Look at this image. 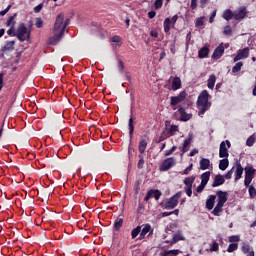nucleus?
Returning <instances> with one entry per match:
<instances>
[{
	"instance_id": "f257e3e1",
	"label": "nucleus",
	"mask_w": 256,
	"mask_h": 256,
	"mask_svg": "<svg viewBox=\"0 0 256 256\" xmlns=\"http://www.w3.org/2000/svg\"><path fill=\"white\" fill-rule=\"evenodd\" d=\"M65 15L59 14L56 17V21L53 28V36L49 38V45H57L59 41L63 38V33H65Z\"/></svg>"
},
{
	"instance_id": "f03ea898",
	"label": "nucleus",
	"mask_w": 256,
	"mask_h": 256,
	"mask_svg": "<svg viewBox=\"0 0 256 256\" xmlns=\"http://www.w3.org/2000/svg\"><path fill=\"white\" fill-rule=\"evenodd\" d=\"M7 35L10 37H17V39L23 43V41H29L31 39V31H28L27 26L25 23H20L17 32H15V26H10L7 30Z\"/></svg>"
},
{
	"instance_id": "7ed1b4c3",
	"label": "nucleus",
	"mask_w": 256,
	"mask_h": 256,
	"mask_svg": "<svg viewBox=\"0 0 256 256\" xmlns=\"http://www.w3.org/2000/svg\"><path fill=\"white\" fill-rule=\"evenodd\" d=\"M211 99V95H209L208 91L205 89L200 93L197 99V107L199 109V115L203 116L206 111H209L212 103L209 101Z\"/></svg>"
},
{
	"instance_id": "20e7f679",
	"label": "nucleus",
	"mask_w": 256,
	"mask_h": 256,
	"mask_svg": "<svg viewBox=\"0 0 256 256\" xmlns=\"http://www.w3.org/2000/svg\"><path fill=\"white\" fill-rule=\"evenodd\" d=\"M183 195L182 191H178L177 193H175V195H173L172 197H170L164 205L165 209H175V207H177V205H179V199H181Z\"/></svg>"
},
{
	"instance_id": "39448f33",
	"label": "nucleus",
	"mask_w": 256,
	"mask_h": 256,
	"mask_svg": "<svg viewBox=\"0 0 256 256\" xmlns=\"http://www.w3.org/2000/svg\"><path fill=\"white\" fill-rule=\"evenodd\" d=\"M256 169H254L253 166H247L245 167V181L244 185L246 187H250L251 181H253L255 177Z\"/></svg>"
},
{
	"instance_id": "423d86ee",
	"label": "nucleus",
	"mask_w": 256,
	"mask_h": 256,
	"mask_svg": "<svg viewBox=\"0 0 256 256\" xmlns=\"http://www.w3.org/2000/svg\"><path fill=\"white\" fill-rule=\"evenodd\" d=\"M230 147H231V141H229V140L222 141L220 143L219 157L228 159V157H229L228 149H230Z\"/></svg>"
},
{
	"instance_id": "0eeeda50",
	"label": "nucleus",
	"mask_w": 256,
	"mask_h": 256,
	"mask_svg": "<svg viewBox=\"0 0 256 256\" xmlns=\"http://www.w3.org/2000/svg\"><path fill=\"white\" fill-rule=\"evenodd\" d=\"M187 97L186 91H181L177 96L170 97V105L172 107H175L176 105H179L182 101H185Z\"/></svg>"
},
{
	"instance_id": "6e6552de",
	"label": "nucleus",
	"mask_w": 256,
	"mask_h": 256,
	"mask_svg": "<svg viewBox=\"0 0 256 256\" xmlns=\"http://www.w3.org/2000/svg\"><path fill=\"white\" fill-rule=\"evenodd\" d=\"M161 195H163V193L159 189H149V191H147V193L144 197V201H149V199H151V197H154V199H156V201H158L160 199Z\"/></svg>"
},
{
	"instance_id": "1a4fd4ad",
	"label": "nucleus",
	"mask_w": 256,
	"mask_h": 256,
	"mask_svg": "<svg viewBox=\"0 0 256 256\" xmlns=\"http://www.w3.org/2000/svg\"><path fill=\"white\" fill-rule=\"evenodd\" d=\"M175 163L174 157L167 156V159H164L163 163L160 165V171H168Z\"/></svg>"
},
{
	"instance_id": "9d476101",
	"label": "nucleus",
	"mask_w": 256,
	"mask_h": 256,
	"mask_svg": "<svg viewBox=\"0 0 256 256\" xmlns=\"http://www.w3.org/2000/svg\"><path fill=\"white\" fill-rule=\"evenodd\" d=\"M228 195H229L228 191H222V190L217 191L221 213H223V207L225 203L228 201Z\"/></svg>"
},
{
	"instance_id": "9b49d317",
	"label": "nucleus",
	"mask_w": 256,
	"mask_h": 256,
	"mask_svg": "<svg viewBox=\"0 0 256 256\" xmlns=\"http://www.w3.org/2000/svg\"><path fill=\"white\" fill-rule=\"evenodd\" d=\"M177 113L180 115V121H189L192 119V114L191 113H186L185 107H178V111L174 113V116H177Z\"/></svg>"
},
{
	"instance_id": "f8f14e48",
	"label": "nucleus",
	"mask_w": 256,
	"mask_h": 256,
	"mask_svg": "<svg viewBox=\"0 0 256 256\" xmlns=\"http://www.w3.org/2000/svg\"><path fill=\"white\" fill-rule=\"evenodd\" d=\"M250 54V49L246 47L245 49H242L238 51L236 57L234 58V61H240L241 59H247Z\"/></svg>"
},
{
	"instance_id": "ddd939ff",
	"label": "nucleus",
	"mask_w": 256,
	"mask_h": 256,
	"mask_svg": "<svg viewBox=\"0 0 256 256\" xmlns=\"http://www.w3.org/2000/svg\"><path fill=\"white\" fill-rule=\"evenodd\" d=\"M128 127H129V139H130V141H132L133 134L135 132L134 119H133V111H131L130 119L128 121Z\"/></svg>"
},
{
	"instance_id": "4468645a",
	"label": "nucleus",
	"mask_w": 256,
	"mask_h": 256,
	"mask_svg": "<svg viewBox=\"0 0 256 256\" xmlns=\"http://www.w3.org/2000/svg\"><path fill=\"white\" fill-rule=\"evenodd\" d=\"M224 53H225V48L223 47V45H219L218 47H216L212 55V59H221Z\"/></svg>"
},
{
	"instance_id": "2eb2a0df",
	"label": "nucleus",
	"mask_w": 256,
	"mask_h": 256,
	"mask_svg": "<svg viewBox=\"0 0 256 256\" xmlns=\"http://www.w3.org/2000/svg\"><path fill=\"white\" fill-rule=\"evenodd\" d=\"M150 231L151 233H153V229L150 223H145L143 229L140 231L139 239H145L147 233H149Z\"/></svg>"
},
{
	"instance_id": "dca6fc26",
	"label": "nucleus",
	"mask_w": 256,
	"mask_h": 256,
	"mask_svg": "<svg viewBox=\"0 0 256 256\" xmlns=\"http://www.w3.org/2000/svg\"><path fill=\"white\" fill-rule=\"evenodd\" d=\"M224 183H225L224 175L219 174L214 177L212 187H219L220 185H223Z\"/></svg>"
},
{
	"instance_id": "f3484780",
	"label": "nucleus",
	"mask_w": 256,
	"mask_h": 256,
	"mask_svg": "<svg viewBox=\"0 0 256 256\" xmlns=\"http://www.w3.org/2000/svg\"><path fill=\"white\" fill-rule=\"evenodd\" d=\"M185 237L181 233H174L173 238L171 241L167 240L166 243H170V245H175L178 241H184Z\"/></svg>"
},
{
	"instance_id": "a211bd4d",
	"label": "nucleus",
	"mask_w": 256,
	"mask_h": 256,
	"mask_svg": "<svg viewBox=\"0 0 256 256\" xmlns=\"http://www.w3.org/2000/svg\"><path fill=\"white\" fill-rule=\"evenodd\" d=\"M246 15H247V11L245 8H243V9H240L239 11H235L234 19L236 21H241L242 19H245Z\"/></svg>"
},
{
	"instance_id": "6ab92c4d",
	"label": "nucleus",
	"mask_w": 256,
	"mask_h": 256,
	"mask_svg": "<svg viewBox=\"0 0 256 256\" xmlns=\"http://www.w3.org/2000/svg\"><path fill=\"white\" fill-rule=\"evenodd\" d=\"M243 173H244V169L241 163H236L235 181H238L239 179H241Z\"/></svg>"
},
{
	"instance_id": "aec40b11",
	"label": "nucleus",
	"mask_w": 256,
	"mask_h": 256,
	"mask_svg": "<svg viewBox=\"0 0 256 256\" xmlns=\"http://www.w3.org/2000/svg\"><path fill=\"white\" fill-rule=\"evenodd\" d=\"M182 87V81L180 77H174L172 79V90L177 91L178 89H181Z\"/></svg>"
},
{
	"instance_id": "412c9836",
	"label": "nucleus",
	"mask_w": 256,
	"mask_h": 256,
	"mask_svg": "<svg viewBox=\"0 0 256 256\" xmlns=\"http://www.w3.org/2000/svg\"><path fill=\"white\" fill-rule=\"evenodd\" d=\"M147 139L145 138H142L140 141H139V145H138V150H139V153H142L143 155H145V151L147 149Z\"/></svg>"
},
{
	"instance_id": "4be33fe9",
	"label": "nucleus",
	"mask_w": 256,
	"mask_h": 256,
	"mask_svg": "<svg viewBox=\"0 0 256 256\" xmlns=\"http://www.w3.org/2000/svg\"><path fill=\"white\" fill-rule=\"evenodd\" d=\"M216 201V195H209L206 201V208L212 210Z\"/></svg>"
},
{
	"instance_id": "5701e85b",
	"label": "nucleus",
	"mask_w": 256,
	"mask_h": 256,
	"mask_svg": "<svg viewBox=\"0 0 256 256\" xmlns=\"http://www.w3.org/2000/svg\"><path fill=\"white\" fill-rule=\"evenodd\" d=\"M123 223H124V218L121 217V215H119L115 221H114V229L116 231H120L121 227H123Z\"/></svg>"
},
{
	"instance_id": "b1692460",
	"label": "nucleus",
	"mask_w": 256,
	"mask_h": 256,
	"mask_svg": "<svg viewBox=\"0 0 256 256\" xmlns=\"http://www.w3.org/2000/svg\"><path fill=\"white\" fill-rule=\"evenodd\" d=\"M211 178V171H205L204 173H202L201 175V179H202V182H203V189H205L207 183L209 182Z\"/></svg>"
},
{
	"instance_id": "393cba45",
	"label": "nucleus",
	"mask_w": 256,
	"mask_h": 256,
	"mask_svg": "<svg viewBox=\"0 0 256 256\" xmlns=\"http://www.w3.org/2000/svg\"><path fill=\"white\" fill-rule=\"evenodd\" d=\"M15 49V40L12 41H8L6 42V44L4 45V47L2 48V51H13Z\"/></svg>"
},
{
	"instance_id": "a878e982",
	"label": "nucleus",
	"mask_w": 256,
	"mask_h": 256,
	"mask_svg": "<svg viewBox=\"0 0 256 256\" xmlns=\"http://www.w3.org/2000/svg\"><path fill=\"white\" fill-rule=\"evenodd\" d=\"M209 55V49L208 47H202L199 51H198V57L199 59H205L206 57H208Z\"/></svg>"
},
{
	"instance_id": "bb28decb",
	"label": "nucleus",
	"mask_w": 256,
	"mask_h": 256,
	"mask_svg": "<svg viewBox=\"0 0 256 256\" xmlns=\"http://www.w3.org/2000/svg\"><path fill=\"white\" fill-rule=\"evenodd\" d=\"M210 163H211L210 159L202 158L200 160V169H202L203 171H205L206 169H209Z\"/></svg>"
},
{
	"instance_id": "cd10ccee",
	"label": "nucleus",
	"mask_w": 256,
	"mask_h": 256,
	"mask_svg": "<svg viewBox=\"0 0 256 256\" xmlns=\"http://www.w3.org/2000/svg\"><path fill=\"white\" fill-rule=\"evenodd\" d=\"M171 19L169 17H167L163 23V27H164V33L169 34L171 31Z\"/></svg>"
},
{
	"instance_id": "c85d7f7f",
	"label": "nucleus",
	"mask_w": 256,
	"mask_h": 256,
	"mask_svg": "<svg viewBox=\"0 0 256 256\" xmlns=\"http://www.w3.org/2000/svg\"><path fill=\"white\" fill-rule=\"evenodd\" d=\"M216 81H217L216 75H210L208 78L207 87L209 89H214Z\"/></svg>"
},
{
	"instance_id": "c756f323",
	"label": "nucleus",
	"mask_w": 256,
	"mask_h": 256,
	"mask_svg": "<svg viewBox=\"0 0 256 256\" xmlns=\"http://www.w3.org/2000/svg\"><path fill=\"white\" fill-rule=\"evenodd\" d=\"M192 137L191 135L184 140L183 147H182V153H187L189 149V145H191Z\"/></svg>"
},
{
	"instance_id": "7c9ffc66",
	"label": "nucleus",
	"mask_w": 256,
	"mask_h": 256,
	"mask_svg": "<svg viewBox=\"0 0 256 256\" xmlns=\"http://www.w3.org/2000/svg\"><path fill=\"white\" fill-rule=\"evenodd\" d=\"M229 167V159L228 158H222L219 163V169L222 171H225Z\"/></svg>"
},
{
	"instance_id": "2f4dec72",
	"label": "nucleus",
	"mask_w": 256,
	"mask_h": 256,
	"mask_svg": "<svg viewBox=\"0 0 256 256\" xmlns=\"http://www.w3.org/2000/svg\"><path fill=\"white\" fill-rule=\"evenodd\" d=\"M15 17H17V13H15L13 16L8 17L6 21V27H15Z\"/></svg>"
},
{
	"instance_id": "473e14b6",
	"label": "nucleus",
	"mask_w": 256,
	"mask_h": 256,
	"mask_svg": "<svg viewBox=\"0 0 256 256\" xmlns=\"http://www.w3.org/2000/svg\"><path fill=\"white\" fill-rule=\"evenodd\" d=\"M213 215L219 217L222 213L221 210V203H220V199L218 198V202L217 205L214 207L213 211H212Z\"/></svg>"
},
{
	"instance_id": "72a5a7b5",
	"label": "nucleus",
	"mask_w": 256,
	"mask_h": 256,
	"mask_svg": "<svg viewBox=\"0 0 256 256\" xmlns=\"http://www.w3.org/2000/svg\"><path fill=\"white\" fill-rule=\"evenodd\" d=\"M233 17H234V13L231 11V9H227L226 11H224L223 19H225L226 21H231Z\"/></svg>"
},
{
	"instance_id": "f704fd0d",
	"label": "nucleus",
	"mask_w": 256,
	"mask_h": 256,
	"mask_svg": "<svg viewBox=\"0 0 256 256\" xmlns=\"http://www.w3.org/2000/svg\"><path fill=\"white\" fill-rule=\"evenodd\" d=\"M142 227L141 225H137V227H134L131 231V237L132 239H136L138 237L139 233H141Z\"/></svg>"
},
{
	"instance_id": "c9c22d12",
	"label": "nucleus",
	"mask_w": 256,
	"mask_h": 256,
	"mask_svg": "<svg viewBox=\"0 0 256 256\" xmlns=\"http://www.w3.org/2000/svg\"><path fill=\"white\" fill-rule=\"evenodd\" d=\"M195 179H196L195 175H192L191 177H185L184 179L185 187H190L191 185H193Z\"/></svg>"
},
{
	"instance_id": "e433bc0d",
	"label": "nucleus",
	"mask_w": 256,
	"mask_h": 256,
	"mask_svg": "<svg viewBox=\"0 0 256 256\" xmlns=\"http://www.w3.org/2000/svg\"><path fill=\"white\" fill-rule=\"evenodd\" d=\"M236 65L232 67V73H239L243 67V62L242 61H236Z\"/></svg>"
},
{
	"instance_id": "4c0bfd02",
	"label": "nucleus",
	"mask_w": 256,
	"mask_h": 256,
	"mask_svg": "<svg viewBox=\"0 0 256 256\" xmlns=\"http://www.w3.org/2000/svg\"><path fill=\"white\" fill-rule=\"evenodd\" d=\"M139 157V161H138V169H143L144 165H145V155H143L142 153H139L138 155Z\"/></svg>"
},
{
	"instance_id": "58836bf2",
	"label": "nucleus",
	"mask_w": 256,
	"mask_h": 256,
	"mask_svg": "<svg viewBox=\"0 0 256 256\" xmlns=\"http://www.w3.org/2000/svg\"><path fill=\"white\" fill-rule=\"evenodd\" d=\"M241 249L243 253H247L248 255L250 251V243L248 241H244L241 245Z\"/></svg>"
},
{
	"instance_id": "ea45409f",
	"label": "nucleus",
	"mask_w": 256,
	"mask_h": 256,
	"mask_svg": "<svg viewBox=\"0 0 256 256\" xmlns=\"http://www.w3.org/2000/svg\"><path fill=\"white\" fill-rule=\"evenodd\" d=\"M177 131H179V125H170V129L168 131V137L175 135Z\"/></svg>"
},
{
	"instance_id": "a19ab883",
	"label": "nucleus",
	"mask_w": 256,
	"mask_h": 256,
	"mask_svg": "<svg viewBox=\"0 0 256 256\" xmlns=\"http://www.w3.org/2000/svg\"><path fill=\"white\" fill-rule=\"evenodd\" d=\"M238 247H239L238 243L230 242V244L228 245L227 251L229 253H233V251H236Z\"/></svg>"
},
{
	"instance_id": "79ce46f5",
	"label": "nucleus",
	"mask_w": 256,
	"mask_h": 256,
	"mask_svg": "<svg viewBox=\"0 0 256 256\" xmlns=\"http://www.w3.org/2000/svg\"><path fill=\"white\" fill-rule=\"evenodd\" d=\"M248 193L251 199H254L256 197V188L254 187V185L249 186Z\"/></svg>"
},
{
	"instance_id": "37998d69",
	"label": "nucleus",
	"mask_w": 256,
	"mask_h": 256,
	"mask_svg": "<svg viewBox=\"0 0 256 256\" xmlns=\"http://www.w3.org/2000/svg\"><path fill=\"white\" fill-rule=\"evenodd\" d=\"M74 15H75L74 11H70V13H68V18L66 19V32H67L68 25H70V19H72Z\"/></svg>"
},
{
	"instance_id": "c03bdc74",
	"label": "nucleus",
	"mask_w": 256,
	"mask_h": 256,
	"mask_svg": "<svg viewBox=\"0 0 256 256\" xmlns=\"http://www.w3.org/2000/svg\"><path fill=\"white\" fill-rule=\"evenodd\" d=\"M255 143V137L250 136L248 137L247 141H246V145H248V147H252Z\"/></svg>"
},
{
	"instance_id": "a18cd8bd",
	"label": "nucleus",
	"mask_w": 256,
	"mask_h": 256,
	"mask_svg": "<svg viewBox=\"0 0 256 256\" xmlns=\"http://www.w3.org/2000/svg\"><path fill=\"white\" fill-rule=\"evenodd\" d=\"M210 251H219V243L217 241H213Z\"/></svg>"
},
{
	"instance_id": "49530a36",
	"label": "nucleus",
	"mask_w": 256,
	"mask_h": 256,
	"mask_svg": "<svg viewBox=\"0 0 256 256\" xmlns=\"http://www.w3.org/2000/svg\"><path fill=\"white\" fill-rule=\"evenodd\" d=\"M169 137V135H167L166 133H161L160 137H158L156 143H161L162 141H165V139H167Z\"/></svg>"
},
{
	"instance_id": "de8ad7c7",
	"label": "nucleus",
	"mask_w": 256,
	"mask_h": 256,
	"mask_svg": "<svg viewBox=\"0 0 256 256\" xmlns=\"http://www.w3.org/2000/svg\"><path fill=\"white\" fill-rule=\"evenodd\" d=\"M229 241L233 242V243H238V241H240V237H239V235H231L229 237Z\"/></svg>"
},
{
	"instance_id": "09e8293b",
	"label": "nucleus",
	"mask_w": 256,
	"mask_h": 256,
	"mask_svg": "<svg viewBox=\"0 0 256 256\" xmlns=\"http://www.w3.org/2000/svg\"><path fill=\"white\" fill-rule=\"evenodd\" d=\"M175 151H177V145H173V147H171V149H169L168 151L165 152L166 156L172 155L173 153H175Z\"/></svg>"
},
{
	"instance_id": "8fccbe9b",
	"label": "nucleus",
	"mask_w": 256,
	"mask_h": 256,
	"mask_svg": "<svg viewBox=\"0 0 256 256\" xmlns=\"http://www.w3.org/2000/svg\"><path fill=\"white\" fill-rule=\"evenodd\" d=\"M35 26L37 29H41V27H43V20L41 18H36Z\"/></svg>"
},
{
	"instance_id": "3c124183",
	"label": "nucleus",
	"mask_w": 256,
	"mask_h": 256,
	"mask_svg": "<svg viewBox=\"0 0 256 256\" xmlns=\"http://www.w3.org/2000/svg\"><path fill=\"white\" fill-rule=\"evenodd\" d=\"M155 9H161L163 7V0H156L154 3Z\"/></svg>"
},
{
	"instance_id": "603ef678",
	"label": "nucleus",
	"mask_w": 256,
	"mask_h": 256,
	"mask_svg": "<svg viewBox=\"0 0 256 256\" xmlns=\"http://www.w3.org/2000/svg\"><path fill=\"white\" fill-rule=\"evenodd\" d=\"M192 169H193V163H190V165H188V167H186V169H184L183 175H188L190 173V171H192Z\"/></svg>"
},
{
	"instance_id": "864d4df0",
	"label": "nucleus",
	"mask_w": 256,
	"mask_h": 256,
	"mask_svg": "<svg viewBox=\"0 0 256 256\" xmlns=\"http://www.w3.org/2000/svg\"><path fill=\"white\" fill-rule=\"evenodd\" d=\"M118 69L121 73H123V71L125 69L124 63L121 59L118 60Z\"/></svg>"
},
{
	"instance_id": "5fc2aeb1",
	"label": "nucleus",
	"mask_w": 256,
	"mask_h": 256,
	"mask_svg": "<svg viewBox=\"0 0 256 256\" xmlns=\"http://www.w3.org/2000/svg\"><path fill=\"white\" fill-rule=\"evenodd\" d=\"M112 43H121L122 38L119 35H114L111 39Z\"/></svg>"
},
{
	"instance_id": "6e6d98bb",
	"label": "nucleus",
	"mask_w": 256,
	"mask_h": 256,
	"mask_svg": "<svg viewBox=\"0 0 256 256\" xmlns=\"http://www.w3.org/2000/svg\"><path fill=\"white\" fill-rule=\"evenodd\" d=\"M224 35H232V29L230 25H227L223 31Z\"/></svg>"
},
{
	"instance_id": "4d7b16f0",
	"label": "nucleus",
	"mask_w": 256,
	"mask_h": 256,
	"mask_svg": "<svg viewBox=\"0 0 256 256\" xmlns=\"http://www.w3.org/2000/svg\"><path fill=\"white\" fill-rule=\"evenodd\" d=\"M10 10H11V5H8L6 9L0 12L1 17H5V15H7V13H9Z\"/></svg>"
},
{
	"instance_id": "13d9d810",
	"label": "nucleus",
	"mask_w": 256,
	"mask_h": 256,
	"mask_svg": "<svg viewBox=\"0 0 256 256\" xmlns=\"http://www.w3.org/2000/svg\"><path fill=\"white\" fill-rule=\"evenodd\" d=\"M192 186H193V185H190L189 187H185V192H186V194L188 195V197H191V196H192V193H193V191H192Z\"/></svg>"
},
{
	"instance_id": "bf43d9fd",
	"label": "nucleus",
	"mask_w": 256,
	"mask_h": 256,
	"mask_svg": "<svg viewBox=\"0 0 256 256\" xmlns=\"http://www.w3.org/2000/svg\"><path fill=\"white\" fill-rule=\"evenodd\" d=\"M233 171H234V167H232V169H230L229 171H227V173L225 174V179H231L232 175H233Z\"/></svg>"
},
{
	"instance_id": "052dcab7",
	"label": "nucleus",
	"mask_w": 256,
	"mask_h": 256,
	"mask_svg": "<svg viewBox=\"0 0 256 256\" xmlns=\"http://www.w3.org/2000/svg\"><path fill=\"white\" fill-rule=\"evenodd\" d=\"M197 193H202L204 191L203 179H201L200 185L196 189Z\"/></svg>"
},
{
	"instance_id": "680f3d73",
	"label": "nucleus",
	"mask_w": 256,
	"mask_h": 256,
	"mask_svg": "<svg viewBox=\"0 0 256 256\" xmlns=\"http://www.w3.org/2000/svg\"><path fill=\"white\" fill-rule=\"evenodd\" d=\"M41 9H43V4H38L34 7V13H41Z\"/></svg>"
},
{
	"instance_id": "e2e57ef3",
	"label": "nucleus",
	"mask_w": 256,
	"mask_h": 256,
	"mask_svg": "<svg viewBox=\"0 0 256 256\" xmlns=\"http://www.w3.org/2000/svg\"><path fill=\"white\" fill-rule=\"evenodd\" d=\"M181 253L180 249H170V255L177 256Z\"/></svg>"
},
{
	"instance_id": "0e129e2a",
	"label": "nucleus",
	"mask_w": 256,
	"mask_h": 256,
	"mask_svg": "<svg viewBox=\"0 0 256 256\" xmlns=\"http://www.w3.org/2000/svg\"><path fill=\"white\" fill-rule=\"evenodd\" d=\"M171 255V249H169V250H165V251H162L161 253H160V256H170Z\"/></svg>"
},
{
	"instance_id": "69168bd1",
	"label": "nucleus",
	"mask_w": 256,
	"mask_h": 256,
	"mask_svg": "<svg viewBox=\"0 0 256 256\" xmlns=\"http://www.w3.org/2000/svg\"><path fill=\"white\" fill-rule=\"evenodd\" d=\"M195 25L196 27H202L204 25L203 19H197Z\"/></svg>"
},
{
	"instance_id": "338daca9",
	"label": "nucleus",
	"mask_w": 256,
	"mask_h": 256,
	"mask_svg": "<svg viewBox=\"0 0 256 256\" xmlns=\"http://www.w3.org/2000/svg\"><path fill=\"white\" fill-rule=\"evenodd\" d=\"M156 15H157L156 11H149L148 12L149 19H154V17H156Z\"/></svg>"
},
{
	"instance_id": "774afa93",
	"label": "nucleus",
	"mask_w": 256,
	"mask_h": 256,
	"mask_svg": "<svg viewBox=\"0 0 256 256\" xmlns=\"http://www.w3.org/2000/svg\"><path fill=\"white\" fill-rule=\"evenodd\" d=\"M246 256H255V251L253 247H251V245H250V250L248 251V254Z\"/></svg>"
}]
</instances>
